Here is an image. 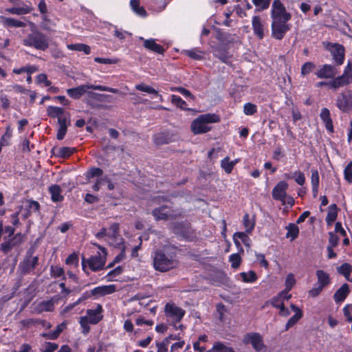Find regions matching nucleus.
Listing matches in <instances>:
<instances>
[{
    "label": "nucleus",
    "mask_w": 352,
    "mask_h": 352,
    "mask_svg": "<svg viewBox=\"0 0 352 352\" xmlns=\"http://www.w3.org/2000/svg\"><path fill=\"white\" fill-rule=\"evenodd\" d=\"M271 18L272 36L277 40H281L292 28V25L288 23L292 19V14L286 10L280 0L272 2Z\"/></svg>",
    "instance_id": "nucleus-1"
},
{
    "label": "nucleus",
    "mask_w": 352,
    "mask_h": 352,
    "mask_svg": "<svg viewBox=\"0 0 352 352\" xmlns=\"http://www.w3.org/2000/svg\"><path fill=\"white\" fill-rule=\"evenodd\" d=\"M219 121V117L217 114H202L191 122L190 129L195 135L206 133L211 130L210 124L218 122Z\"/></svg>",
    "instance_id": "nucleus-2"
},
{
    "label": "nucleus",
    "mask_w": 352,
    "mask_h": 352,
    "mask_svg": "<svg viewBox=\"0 0 352 352\" xmlns=\"http://www.w3.org/2000/svg\"><path fill=\"white\" fill-rule=\"evenodd\" d=\"M153 265L155 270L161 272H166L176 267L178 261L172 254H166L162 251H157L153 258Z\"/></svg>",
    "instance_id": "nucleus-3"
},
{
    "label": "nucleus",
    "mask_w": 352,
    "mask_h": 352,
    "mask_svg": "<svg viewBox=\"0 0 352 352\" xmlns=\"http://www.w3.org/2000/svg\"><path fill=\"white\" fill-rule=\"evenodd\" d=\"M14 228L11 226H6L4 229V234H7L3 237V242L1 244V250L4 253H8L14 247L20 244L23 239V236L21 233L14 235Z\"/></svg>",
    "instance_id": "nucleus-4"
},
{
    "label": "nucleus",
    "mask_w": 352,
    "mask_h": 352,
    "mask_svg": "<svg viewBox=\"0 0 352 352\" xmlns=\"http://www.w3.org/2000/svg\"><path fill=\"white\" fill-rule=\"evenodd\" d=\"M88 89H94L103 91H109L113 94H118L119 90L109 87L102 85H94L90 84L82 85L78 87L67 89V95L74 99H79L85 94Z\"/></svg>",
    "instance_id": "nucleus-5"
},
{
    "label": "nucleus",
    "mask_w": 352,
    "mask_h": 352,
    "mask_svg": "<svg viewBox=\"0 0 352 352\" xmlns=\"http://www.w3.org/2000/svg\"><path fill=\"white\" fill-rule=\"evenodd\" d=\"M23 43L25 46L33 47L36 50H45L48 46V40L46 36L39 31H34L29 34L23 39Z\"/></svg>",
    "instance_id": "nucleus-6"
},
{
    "label": "nucleus",
    "mask_w": 352,
    "mask_h": 352,
    "mask_svg": "<svg viewBox=\"0 0 352 352\" xmlns=\"http://www.w3.org/2000/svg\"><path fill=\"white\" fill-rule=\"evenodd\" d=\"M242 342L244 344H251L256 352H265L267 346L263 342V336L256 332L248 333L244 335Z\"/></svg>",
    "instance_id": "nucleus-7"
},
{
    "label": "nucleus",
    "mask_w": 352,
    "mask_h": 352,
    "mask_svg": "<svg viewBox=\"0 0 352 352\" xmlns=\"http://www.w3.org/2000/svg\"><path fill=\"white\" fill-rule=\"evenodd\" d=\"M323 46L333 56V59L337 65H341L344 60V47L340 44L329 42H323Z\"/></svg>",
    "instance_id": "nucleus-8"
},
{
    "label": "nucleus",
    "mask_w": 352,
    "mask_h": 352,
    "mask_svg": "<svg viewBox=\"0 0 352 352\" xmlns=\"http://www.w3.org/2000/svg\"><path fill=\"white\" fill-rule=\"evenodd\" d=\"M97 247L100 250H101V251L102 252V254H100V252H98L96 255L90 257L87 261V263L89 268L94 272L100 270L103 268L105 264L107 255V252L104 248H102L98 245Z\"/></svg>",
    "instance_id": "nucleus-9"
},
{
    "label": "nucleus",
    "mask_w": 352,
    "mask_h": 352,
    "mask_svg": "<svg viewBox=\"0 0 352 352\" xmlns=\"http://www.w3.org/2000/svg\"><path fill=\"white\" fill-rule=\"evenodd\" d=\"M152 214L156 220H167L177 217L176 212L168 205H164L154 209Z\"/></svg>",
    "instance_id": "nucleus-10"
},
{
    "label": "nucleus",
    "mask_w": 352,
    "mask_h": 352,
    "mask_svg": "<svg viewBox=\"0 0 352 352\" xmlns=\"http://www.w3.org/2000/svg\"><path fill=\"white\" fill-rule=\"evenodd\" d=\"M336 107L342 112L352 111V95L350 94H340L336 100Z\"/></svg>",
    "instance_id": "nucleus-11"
},
{
    "label": "nucleus",
    "mask_w": 352,
    "mask_h": 352,
    "mask_svg": "<svg viewBox=\"0 0 352 352\" xmlns=\"http://www.w3.org/2000/svg\"><path fill=\"white\" fill-rule=\"evenodd\" d=\"M288 188V184L284 181L279 182L272 190V197L274 199L280 201L285 204L286 191Z\"/></svg>",
    "instance_id": "nucleus-12"
},
{
    "label": "nucleus",
    "mask_w": 352,
    "mask_h": 352,
    "mask_svg": "<svg viewBox=\"0 0 352 352\" xmlns=\"http://www.w3.org/2000/svg\"><path fill=\"white\" fill-rule=\"evenodd\" d=\"M165 314L167 317L179 321L184 317L185 311L175 304L168 303L165 306Z\"/></svg>",
    "instance_id": "nucleus-13"
},
{
    "label": "nucleus",
    "mask_w": 352,
    "mask_h": 352,
    "mask_svg": "<svg viewBox=\"0 0 352 352\" xmlns=\"http://www.w3.org/2000/svg\"><path fill=\"white\" fill-rule=\"evenodd\" d=\"M338 74V69L331 65H323L316 72L319 78H333Z\"/></svg>",
    "instance_id": "nucleus-14"
},
{
    "label": "nucleus",
    "mask_w": 352,
    "mask_h": 352,
    "mask_svg": "<svg viewBox=\"0 0 352 352\" xmlns=\"http://www.w3.org/2000/svg\"><path fill=\"white\" fill-rule=\"evenodd\" d=\"M252 26L254 35L259 39L263 38L265 23L260 16H253L252 19Z\"/></svg>",
    "instance_id": "nucleus-15"
},
{
    "label": "nucleus",
    "mask_w": 352,
    "mask_h": 352,
    "mask_svg": "<svg viewBox=\"0 0 352 352\" xmlns=\"http://www.w3.org/2000/svg\"><path fill=\"white\" fill-rule=\"evenodd\" d=\"M102 307L101 305L98 304L95 309H89L87 310V315L85 316L89 320L91 324H95L99 322L102 318Z\"/></svg>",
    "instance_id": "nucleus-16"
},
{
    "label": "nucleus",
    "mask_w": 352,
    "mask_h": 352,
    "mask_svg": "<svg viewBox=\"0 0 352 352\" xmlns=\"http://www.w3.org/2000/svg\"><path fill=\"white\" fill-rule=\"evenodd\" d=\"M116 291V285H102L94 288L91 291V295L96 296V298L104 296L108 294H111Z\"/></svg>",
    "instance_id": "nucleus-17"
},
{
    "label": "nucleus",
    "mask_w": 352,
    "mask_h": 352,
    "mask_svg": "<svg viewBox=\"0 0 352 352\" xmlns=\"http://www.w3.org/2000/svg\"><path fill=\"white\" fill-rule=\"evenodd\" d=\"M38 261L37 256L28 257L20 263L19 267L23 274H27L35 269L38 265Z\"/></svg>",
    "instance_id": "nucleus-18"
},
{
    "label": "nucleus",
    "mask_w": 352,
    "mask_h": 352,
    "mask_svg": "<svg viewBox=\"0 0 352 352\" xmlns=\"http://www.w3.org/2000/svg\"><path fill=\"white\" fill-rule=\"evenodd\" d=\"M139 40L143 41V45L146 49L157 54H163L164 51L163 47L156 43L155 39H144L143 37L140 36L139 37Z\"/></svg>",
    "instance_id": "nucleus-19"
},
{
    "label": "nucleus",
    "mask_w": 352,
    "mask_h": 352,
    "mask_svg": "<svg viewBox=\"0 0 352 352\" xmlns=\"http://www.w3.org/2000/svg\"><path fill=\"white\" fill-rule=\"evenodd\" d=\"M58 129L57 131L56 138L58 140H63L67 133V127L71 124L70 116L66 118H60L58 120Z\"/></svg>",
    "instance_id": "nucleus-20"
},
{
    "label": "nucleus",
    "mask_w": 352,
    "mask_h": 352,
    "mask_svg": "<svg viewBox=\"0 0 352 352\" xmlns=\"http://www.w3.org/2000/svg\"><path fill=\"white\" fill-rule=\"evenodd\" d=\"M47 115L53 118H57L59 120L60 118H66L67 116H70V114L65 112L61 107L55 106H49L47 109Z\"/></svg>",
    "instance_id": "nucleus-21"
},
{
    "label": "nucleus",
    "mask_w": 352,
    "mask_h": 352,
    "mask_svg": "<svg viewBox=\"0 0 352 352\" xmlns=\"http://www.w3.org/2000/svg\"><path fill=\"white\" fill-rule=\"evenodd\" d=\"M320 118L322 120L324 126L328 131L333 132V126L332 119L331 118L330 111L327 108H322L320 113Z\"/></svg>",
    "instance_id": "nucleus-22"
},
{
    "label": "nucleus",
    "mask_w": 352,
    "mask_h": 352,
    "mask_svg": "<svg viewBox=\"0 0 352 352\" xmlns=\"http://www.w3.org/2000/svg\"><path fill=\"white\" fill-rule=\"evenodd\" d=\"M118 231H119V224L113 223L110 226L109 228L107 231V238L108 243L111 245L118 244Z\"/></svg>",
    "instance_id": "nucleus-23"
},
{
    "label": "nucleus",
    "mask_w": 352,
    "mask_h": 352,
    "mask_svg": "<svg viewBox=\"0 0 352 352\" xmlns=\"http://www.w3.org/2000/svg\"><path fill=\"white\" fill-rule=\"evenodd\" d=\"M107 186V189L109 190H112L114 189L115 186L111 182V180L107 177H100L96 179V183L93 185L92 189L94 191H98L102 186Z\"/></svg>",
    "instance_id": "nucleus-24"
},
{
    "label": "nucleus",
    "mask_w": 352,
    "mask_h": 352,
    "mask_svg": "<svg viewBox=\"0 0 352 352\" xmlns=\"http://www.w3.org/2000/svg\"><path fill=\"white\" fill-rule=\"evenodd\" d=\"M333 79L331 81L328 82V87L330 89L336 90L339 89L340 87H342L346 85H348L350 82V80H349V78H345L342 76V75L337 77V78H333Z\"/></svg>",
    "instance_id": "nucleus-25"
},
{
    "label": "nucleus",
    "mask_w": 352,
    "mask_h": 352,
    "mask_svg": "<svg viewBox=\"0 0 352 352\" xmlns=\"http://www.w3.org/2000/svg\"><path fill=\"white\" fill-rule=\"evenodd\" d=\"M349 294V285L343 284L334 294L333 298L336 303L343 302Z\"/></svg>",
    "instance_id": "nucleus-26"
},
{
    "label": "nucleus",
    "mask_w": 352,
    "mask_h": 352,
    "mask_svg": "<svg viewBox=\"0 0 352 352\" xmlns=\"http://www.w3.org/2000/svg\"><path fill=\"white\" fill-rule=\"evenodd\" d=\"M0 19L5 27L24 28L26 25L25 23L10 17L1 16Z\"/></svg>",
    "instance_id": "nucleus-27"
},
{
    "label": "nucleus",
    "mask_w": 352,
    "mask_h": 352,
    "mask_svg": "<svg viewBox=\"0 0 352 352\" xmlns=\"http://www.w3.org/2000/svg\"><path fill=\"white\" fill-rule=\"evenodd\" d=\"M291 309L295 312V314L287 321L285 325V329L288 330L290 327L294 325L302 317V311L296 305L292 304Z\"/></svg>",
    "instance_id": "nucleus-28"
},
{
    "label": "nucleus",
    "mask_w": 352,
    "mask_h": 352,
    "mask_svg": "<svg viewBox=\"0 0 352 352\" xmlns=\"http://www.w3.org/2000/svg\"><path fill=\"white\" fill-rule=\"evenodd\" d=\"M34 310L38 313L52 311L54 310V301L52 300H43L36 304Z\"/></svg>",
    "instance_id": "nucleus-29"
},
{
    "label": "nucleus",
    "mask_w": 352,
    "mask_h": 352,
    "mask_svg": "<svg viewBox=\"0 0 352 352\" xmlns=\"http://www.w3.org/2000/svg\"><path fill=\"white\" fill-rule=\"evenodd\" d=\"M182 54L190 57L194 60H203L204 58V52L199 50L198 48H193L191 50H184Z\"/></svg>",
    "instance_id": "nucleus-30"
},
{
    "label": "nucleus",
    "mask_w": 352,
    "mask_h": 352,
    "mask_svg": "<svg viewBox=\"0 0 352 352\" xmlns=\"http://www.w3.org/2000/svg\"><path fill=\"white\" fill-rule=\"evenodd\" d=\"M316 276L318 280L316 285L324 288L330 283V277L329 274L323 270H318L316 272Z\"/></svg>",
    "instance_id": "nucleus-31"
},
{
    "label": "nucleus",
    "mask_w": 352,
    "mask_h": 352,
    "mask_svg": "<svg viewBox=\"0 0 352 352\" xmlns=\"http://www.w3.org/2000/svg\"><path fill=\"white\" fill-rule=\"evenodd\" d=\"M338 216V208L336 204H331L329 206L327 215L325 221L328 226H331L336 220Z\"/></svg>",
    "instance_id": "nucleus-32"
},
{
    "label": "nucleus",
    "mask_w": 352,
    "mask_h": 352,
    "mask_svg": "<svg viewBox=\"0 0 352 352\" xmlns=\"http://www.w3.org/2000/svg\"><path fill=\"white\" fill-rule=\"evenodd\" d=\"M206 352H235L234 349L221 342H216Z\"/></svg>",
    "instance_id": "nucleus-33"
},
{
    "label": "nucleus",
    "mask_w": 352,
    "mask_h": 352,
    "mask_svg": "<svg viewBox=\"0 0 352 352\" xmlns=\"http://www.w3.org/2000/svg\"><path fill=\"white\" fill-rule=\"evenodd\" d=\"M66 328V323L62 322L60 324H58L56 329L53 331H50L48 333H44L42 334V336L50 340H54L56 339L60 333Z\"/></svg>",
    "instance_id": "nucleus-34"
},
{
    "label": "nucleus",
    "mask_w": 352,
    "mask_h": 352,
    "mask_svg": "<svg viewBox=\"0 0 352 352\" xmlns=\"http://www.w3.org/2000/svg\"><path fill=\"white\" fill-rule=\"evenodd\" d=\"M51 198L54 202L62 201L63 197L61 195V189L58 185H53L49 189Z\"/></svg>",
    "instance_id": "nucleus-35"
},
{
    "label": "nucleus",
    "mask_w": 352,
    "mask_h": 352,
    "mask_svg": "<svg viewBox=\"0 0 352 352\" xmlns=\"http://www.w3.org/2000/svg\"><path fill=\"white\" fill-rule=\"evenodd\" d=\"M67 47L69 50L83 52L85 54L91 53V48L89 45L83 43L69 44Z\"/></svg>",
    "instance_id": "nucleus-36"
},
{
    "label": "nucleus",
    "mask_w": 352,
    "mask_h": 352,
    "mask_svg": "<svg viewBox=\"0 0 352 352\" xmlns=\"http://www.w3.org/2000/svg\"><path fill=\"white\" fill-rule=\"evenodd\" d=\"M243 225L247 233H251L255 226V221L250 219L248 214H245L243 218Z\"/></svg>",
    "instance_id": "nucleus-37"
},
{
    "label": "nucleus",
    "mask_w": 352,
    "mask_h": 352,
    "mask_svg": "<svg viewBox=\"0 0 352 352\" xmlns=\"http://www.w3.org/2000/svg\"><path fill=\"white\" fill-rule=\"evenodd\" d=\"M239 275L243 282L248 283H252L258 278L256 273L252 270L248 272H241Z\"/></svg>",
    "instance_id": "nucleus-38"
},
{
    "label": "nucleus",
    "mask_w": 352,
    "mask_h": 352,
    "mask_svg": "<svg viewBox=\"0 0 352 352\" xmlns=\"http://www.w3.org/2000/svg\"><path fill=\"white\" fill-rule=\"evenodd\" d=\"M32 10V8L29 6L22 8H10L6 10L10 14L22 15L30 13Z\"/></svg>",
    "instance_id": "nucleus-39"
},
{
    "label": "nucleus",
    "mask_w": 352,
    "mask_h": 352,
    "mask_svg": "<svg viewBox=\"0 0 352 352\" xmlns=\"http://www.w3.org/2000/svg\"><path fill=\"white\" fill-rule=\"evenodd\" d=\"M338 273L343 275L347 280H350L349 276L352 272V265L345 263L337 268Z\"/></svg>",
    "instance_id": "nucleus-40"
},
{
    "label": "nucleus",
    "mask_w": 352,
    "mask_h": 352,
    "mask_svg": "<svg viewBox=\"0 0 352 352\" xmlns=\"http://www.w3.org/2000/svg\"><path fill=\"white\" fill-rule=\"evenodd\" d=\"M287 232L286 234V237L290 239L292 241L294 240L297 238L299 234V228L298 227L294 224L290 223L287 227Z\"/></svg>",
    "instance_id": "nucleus-41"
},
{
    "label": "nucleus",
    "mask_w": 352,
    "mask_h": 352,
    "mask_svg": "<svg viewBox=\"0 0 352 352\" xmlns=\"http://www.w3.org/2000/svg\"><path fill=\"white\" fill-rule=\"evenodd\" d=\"M130 5L131 9L140 16H146V12L143 7L140 6V2L138 0H131Z\"/></svg>",
    "instance_id": "nucleus-42"
},
{
    "label": "nucleus",
    "mask_w": 352,
    "mask_h": 352,
    "mask_svg": "<svg viewBox=\"0 0 352 352\" xmlns=\"http://www.w3.org/2000/svg\"><path fill=\"white\" fill-rule=\"evenodd\" d=\"M12 135V130L10 126L6 127L5 133L2 135L0 139V146L3 147L10 144V141Z\"/></svg>",
    "instance_id": "nucleus-43"
},
{
    "label": "nucleus",
    "mask_w": 352,
    "mask_h": 352,
    "mask_svg": "<svg viewBox=\"0 0 352 352\" xmlns=\"http://www.w3.org/2000/svg\"><path fill=\"white\" fill-rule=\"evenodd\" d=\"M252 1L256 7V10L263 11L270 7L271 0H252Z\"/></svg>",
    "instance_id": "nucleus-44"
},
{
    "label": "nucleus",
    "mask_w": 352,
    "mask_h": 352,
    "mask_svg": "<svg viewBox=\"0 0 352 352\" xmlns=\"http://www.w3.org/2000/svg\"><path fill=\"white\" fill-rule=\"evenodd\" d=\"M221 166L228 174H230L234 168L233 163L228 157H226L221 160Z\"/></svg>",
    "instance_id": "nucleus-45"
},
{
    "label": "nucleus",
    "mask_w": 352,
    "mask_h": 352,
    "mask_svg": "<svg viewBox=\"0 0 352 352\" xmlns=\"http://www.w3.org/2000/svg\"><path fill=\"white\" fill-rule=\"evenodd\" d=\"M154 141L156 144H164L170 142L171 140L167 134L162 133L155 136Z\"/></svg>",
    "instance_id": "nucleus-46"
},
{
    "label": "nucleus",
    "mask_w": 352,
    "mask_h": 352,
    "mask_svg": "<svg viewBox=\"0 0 352 352\" xmlns=\"http://www.w3.org/2000/svg\"><path fill=\"white\" fill-rule=\"evenodd\" d=\"M51 275L54 278L62 277L63 280L65 279V272L63 268L59 266H51L50 267Z\"/></svg>",
    "instance_id": "nucleus-47"
},
{
    "label": "nucleus",
    "mask_w": 352,
    "mask_h": 352,
    "mask_svg": "<svg viewBox=\"0 0 352 352\" xmlns=\"http://www.w3.org/2000/svg\"><path fill=\"white\" fill-rule=\"evenodd\" d=\"M75 149L71 147H60L57 150V155L63 158L69 157Z\"/></svg>",
    "instance_id": "nucleus-48"
},
{
    "label": "nucleus",
    "mask_w": 352,
    "mask_h": 352,
    "mask_svg": "<svg viewBox=\"0 0 352 352\" xmlns=\"http://www.w3.org/2000/svg\"><path fill=\"white\" fill-rule=\"evenodd\" d=\"M135 89L140 91H144L150 94L157 95V90L144 83L136 85Z\"/></svg>",
    "instance_id": "nucleus-49"
},
{
    "label": "nucleus",
    "mask_w": 352,
    "mask_h": 352,
    "mask_svg": "<svg viewBox=\"0 0 352 352\" xmlns=\"http://www.w3.org/2000/svg\"><path fill=\"white\" fill-rule=\"evenodd\" d=\"M171 102L176 107L186 109V102L182 98L177 95H171Z\"/></svg>",
    "instance_id": "nucleus-50"
},
{
    "label": "nucleus",
    "mask_w": 352,
    "mask_h": 352,
    "mask_svg": "<svg viewBox=\"0 0 352 352\" xmlns=\"http://www.w3.org/2000/svg\"><path fill=\"white\" fill-rule=\"evenodd\" d=\"M316 67V65L312 62H307L302 65L301 67V75L307 76L311 73Z\"/></svg>",
    "instance_id": "nucleus-51"
},
{
    "label": "nucleus",
    "mask_w": 352,
    "mask_h": 352,
    "mask_svg": "<svg viewBox=\"0 0 352 352\" xmlns=\"http://www.w3.org/2000/svg\"><path fill=\"white\" fill-rule=\"evenodd\" d=\"M248 233L246 232H235V235L243 242V243L248 248H250L251 239L248 235Z\"/></svg>",
    "instance_id": "nucleus-52"
},
{
    "label": "nucleus",
    "mask_w": 352,
    "mask_h": 352,
    "mask_svg": "<svg viewBox=\"0 0 352 352\" xmlns=\"http://www.w3.org/2000/svg\"><path fill=\"white\" fill-rule=\"evenodd\" d=\"M257 111V107L256 104L247 102L243 106V113L247 116H252Z\"/></svg>",
    "instance_id": "nucleus-53"
},
{
    "label": "nucleus",
    "mask_w": 352,
    "mask_h": 352,
    "mask_svg": "<svg viewBox=\"0 0 352 352\" xmlns=\"http://www.w3.org/2000/svg\"><path fill=\"white\" fill-rule=\"evenodd\" d=\"M122 272V268L118 266L114 270L110 271L106 276L108 281H113L115 278Z\"/></svg>",
    "instance_id": "nucleus-54"
},
{
    "label": "nucleus",
    "mask_w": 352,
    "mask_h": 352,
    "mask_svg": "<svg viewBox=\"0 0 352 352\" xmlns=\"http://www.w3.org/2000/svg\"><path fill=\"white\" fill-rule=\"evenodd\" d=\"M89 296L90 295L87 292L84 293L82 295V296L78 300H76L75 302H74L72 304H70L68 306L65 307V309H63V312L66 313V312L69 311L75 306L78 305L80 302H81L82 301H83V300H86L87 298H88L89 297Z\"/></svg>",
    "instance_id": "nucleus-55"
},
{
    "label": "nucleus",
    "mask_w": 352,
    "mask_h": 352,
    "mask_svg": "<svg viewBox=\"0 0 352 352\" xmlns=\"http://www.w3.org/2000/svg\"><path fill=\"white\" fill-rule=\"evenodd\" d=\"M102 170L100 168H90L86 174V177L87 179H91L95 177H100L102 175Z\"/></svg>",
    "instance_id": "nucleus-56"
},
{
    "label": "nucleus",
    "mask_w": 352,
    "mask_h": 352,
    "mask_svg": "<svg viewBox=\"0 0 352 352\" xmlns=\"http://www.w3.org/2000/svg\"><path fill=\"white\" fill-rule=\"evenodd\" d=\"M229 261L231 263L232 267L236 269L241 264V258L239 254H232L230 256Z\"/></svg>",
    "instance_id": "nucleus-57"
},
{
    "label": "nucleus",
    "mask_w": 352,
    "mask_h": 352,
    "mask_svg": "<svg viewBox=\"0 0 352 352\" xmlns=\"http://www.w3.org/2000/svg\"><path fill=\"white\" fill-rule=\"evenodd\" d=\"M65 263L68 265L78 267V256L75 252L71 254L65 260Z\"/></svg>",
    "instance_id": "nucleus-58"
},
{
    "label": "nucleus",
    "mask_w": 352,
    "mask_h": 352,
    "mask_svg": "<svg viewBox=\"0 0 352 352\" xmlns=\"http://www.w3.org/2000/svg\"><path fill=\"white\" fill-rule=\"evenodd\" d=\"M25 207L28 210V217L31 212H37L39 209V204L36 201H28Z\"/></svg>",
    "instance_id": "nucleus-59"
},
{
    "label": "nucleus",
    "mask_w": 352,
    "mask_h": 352,
    "mask_svg": "<svg viewBox=\"0 0 352 352\" xmlns=\"http://www.w3.org/2000/svg\"><path fill=\"white\" fill-rule=\"evenodd\" d=\"M58 346L56 343L45 342L42 345L41 352H54L58 349Z\"/></svg>",
    "instance_id": "nucleus-60"
},
{
    "label": "nucleus",
    "mask_w": 352,
    "mask_h": 352,
    "mask_svg": "<svg viewBox=\"0 0 352 352\" xmlns=\"http://www.w3.org/2000/svg\"><path fill=\"white\" fill-rule=\"evenodd\" d=\"M296 283V280L294 275L292 273L289 274L285 278V288H287V290H291L292 287L295 285Z\"/></svg>",
    "instance_id": "nucleus-61"
},
{
    "label": "nucleus",
    "mask_w": 352,
    "mask_h": 352,
    "mask_svg": "<svg viewBox=\"0 0 352 352\" xmlns=\"http://www.w3.org/2000/svg\"><path fill=\"white\" fill-rule=\"evenodd\" d=\"M40 322V320L38 319H33V318H28L25 320H23L20 322V324L23 328H28L32 326H36Z\"/></svg>",
    "instance_id": "nucleus-62"
},
{
    "label": "nucleus",
    "mask_w": 352,
    "mask_h": 352,
    "mask_svg": "<svg viewBox=\"0 0 352 352\" xmlns=\"http://www.w3.org/2000/svg\"><path fill=\"white\" fill-rule=\"evenodd\" d=\"M80 324L82 328V333L84 334H87L90 330L89 324L91 323L89 319L86 316L81 317L80 319Z\"/></svg>",
    "instance_id": "nucleus-63"
},
{
    "label": "nucleus",
    "mask_w": 352,
    "mask_h": 352,
    "mask_svg": "<svg viewBox=\"0 0 352 352\" xmlns=\"http://www.w3.org/2000/svg\"><path fill=\"white\" fill-rule=\"evenodd\" d=\"M343 314L349 322H352V304H348L344 307Z\"/></svg>",
    "instance_id": "nucleus-64"
}]
</instances>
